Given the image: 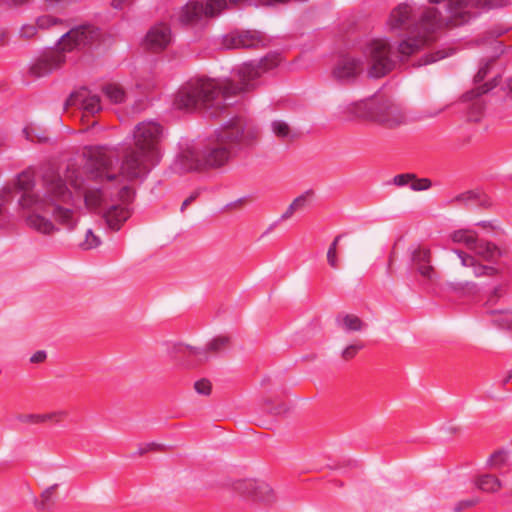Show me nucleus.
Listing matches in <instances>:
<instances>
[{"label": "nucleus", "mask_w": 512, "mask_h": 512, "mask_svg": "<svg viewBox=\"0 0 512 512\" xmlns=\"http://www.w3.org/2000/svg\"><path fill=\"white\" fill-rule=\"evenodd\" d=\"M84 170L87 176L95 181H118L120 177L128 180L137 179L148 173L159 160L144 155L136 148H127L123 154L119 170L115 169L117 152L107 146H87L84 148Z\"/></svg>", "instance_id": "1"}, {"label": "nucleus", "mask_w": 512, "mask_h": 512, "mask_svg": "<svg viewBox=\"0 0 512 512\" xmlns=\"http://www.w3.org/2000/svg\"><path fill=\"white\" fill-rule=\"evenodd\" d=\"M471 252L473 254L460 249L454 250L459 258V264L452 269L454 280L450 287L454 292L465 296L477 295L480 292V286L475 279L500 274L497 267L484 264L482 261L492 262L503 254L496 244L480 238Z\"/></svg>", "instance_id": "2"}, {"label": "nucleus", "mask_w": 512, "mask_h": 512, "mask_svg": "<svg viewBox=\"0 0 512 512\" xmlns=\"http://www.w3.org/2000/svg\"><path fill=\"white\" fill-rule=\"evenodd\" d=\"M474 6V0H450L444 13L438 8H426L416 24L417 32L422 34L402 41L398 47V56L403 59L414 54L431 41V35L439 30L467 23L472 18Z\"/></svg>", "instance_id": "3"}, {"label": "nucleus", "mask_w": 512, "mask_h": 512, "mask_svg": "<svg viewBox=\"0 0 512 512\" xmlns=\"http://www.w3.org/2000/svg\"><path fill=\"white\" fill-rule=\"evenodd\" d=\"M71 198L72 193L67 188L65 181L58 174L51 172L43 176V192L41 194L28 193L22 196L20 204L23 208L35 207L36 209L51 206L54 220L64 228L73 230L78 222L74 211L60 205L68 203Z\"/></svg>", "instance_id": "4"}, {"label": "nucleus", "mask_w": 512, "mask_h": 512, "mask_svg": "<svg viewBox=\"0 0 512 512\" xmlns=\"http://www.w3.org/2000/svg\"><path fill=\"white\" fill-rule=\"evenodd\" d=\"M221 85L215 79H194L183 85L174 99V106L181 110L205 109L210 116H217L225 108Z\"/></svg>", "instance_id": "5"}, {"label": "nucleus", "mask_w": 512, "mask_h": 512, "mask_svg": "<svg viewBox=\"0 0 512 512\" xmlns=\"http://www.w3.org/2000/svg\"><path fill=\"white\" fill-rule=\"evenodd\" d=\"M347 112L356 118L372 121L390 130L407 123L404 110L386 98H370L354 102L347 107Z\"/></svg>", "instance_id": "6"}, {"label": "nucleus", "mask_w": 512, "mask_h": 512, "mask_svg": "<svg viewBox=\"0 0 512 512\" xmlns=\"http://www.w3.org/2000/svg\"><path fill=\"white\" fill-rule=\"evenodd\" d=\"M219 131L234 150L236 147H250L260 137L259 127L252 120L242 117L230 120Z\"/></svg>", "instance_id": "7"}, {"label": "nucleus", "mask_w": 512, "mask_h": 512, "mask_svg": "<svg viewBox=\"0 0 512 512\" xmlns=\"http://www.w3.org/2000/svg\"><path fill=\"white\" fill-rule=\"evenodd\" d=\"M226 0L189 1L176 14L183 25H196L217 16L227 7Z\"/></svg>", "instance_id": "8"}, {"label": "nucleus", "mask_w": 512, "mask_h": 512, "mask_svg": "<svg viewBox=\"0 0 512 512\" xmlns=\"http://www.w3.org/2000/svg\"><path fill=\"white\" fill-rule=\"evenodd\" d=\"M277 64V58H274L271 64H268V59H265L258 64H243L238 69V77L240 81L239 85L234 84L230 80L219 81V84L221 85L222 96L224 99H226L230 96H234L240 92H244L253 88V81L260 77L264 71L276 66Z\"/></svg>", "instance_id": "9"}, {"label": "nucleus", "mask_w": 512, "mask_h": 512, "mask_svg": "<svg viewBox=\"0 0 512 512\" xmlns=\"http://www.w3.org/2000/svg\"><path fill=\"white\" fill-rule=\"evenodd\" d=\"M368 75L381 78L391 72L396 65L390 44L383 39L372 41L367 49Z\"/></svg>", "instance_id": "10"}, {"label": "nucleus", "mask_w": 512, "mask_h": 512, "mask_svg": "<svg viewBox=\"0 0 512 512\" xmlns=\"http://www.w3.org/2000/svg\"><path fill=\"white\" fill-rule=\"evenodd\" d=\"M201 150L204 166L209 169H217L227 165L235 155V150L219 130L208 139Z\"/></svg>", "instance_id": "11"}, {"label": "nucleus", "mask_w": 512, "mask_h": 512, "mask_svg": "<svg viewBox=\"0 0 512 512\" xmlns=\"http://www.w3.org/2000/svg\"><path fill=\"white\" fill-rule=\"evenodd\" d=\"M162 136V127L153 121H143L136 125L133 131L134 148L142 151L144 155L160 159L159 143Z\"/></svg>", "instance_id": "12"}, {"label": "nucleus", "mask_w": 512, "mask_h": 512, "mask_svg": "<svg viewBox=\"0 0 512 512\" xmlns=\"http://www.w3.org/2000/svg\"><path fill=\"white\" fill-rule=\"evenodd\" d=\"M100 38L99 30L92 25H81L64 34L57 47L64 54L74 50H83L97 42Z\"/></svg>", "instance_id": "13"}, {"label": "nucleus", "mask_w": 512, "mask_h": 512, "mask_svg": "<svg viewBox=\"0 0 512 512\" xmlns=\"http://www.w3.org/2000/svg\"><path fill=\"white\" fill-rule=\"evenodd\" d=\"M234 489L249 501L265 506H271L277 501L273 488L266 482L256 479H246L235 483Z\"/></svg>", "instance_id": "14"}, {"label": "nucleus", "mask_w": 512, "mask_h": 512, "mask_svg": "<svg viewBox=\"0 0 512 512\" xmlns=\"http://www.w3.org/2000/svg\"><path fill=\"white\" fill-rule=\"evenodd\" d=\"M230 342L229 336L219 335L211 339L205 347L185 345L180 351L189 357H193L197 364H205L211 357L226 350L230 346Z\"/></svg>", "instance_id": "15"}, {"label": "nucleus", "mask_w": 512, "mask_h": 512, "mask_svg": "<svg viewBox=\"0 0 512 512\" xmlns=\"http://www.w3.org/2000/svg\"><path fill=\"white\" fill-rule=\"evenodd\" d=\"M117 195L122 204L111 206L104 214L106 223L112 230H119L122 224L130 217V211L125 205L132 201L134 191L131 187L123 185Z\"/></svg>", "instance_id": "16"}, {"label": "nucleus", "mask_w": 512, "mask_h": 512, "mask_svg": "<svg viewBox=\"0 0 512 512\" xmlns=\"http://www.w3.org/2000/svg\"><path fill=\"white\" fill-rule=\"evenodd\" d=\"M268 38L259 31L231 32L222 38L225 49L259 48L268 43Z\"/></svg>", "instance_id": "17"}, {"label": "nucleus", "mask_w": 512, "mask_h": 512, "mask_svg": "<svg viewBox=\"0 0 512 512\" xmlns=\"http://www.w3.org/2000/svg\"><path fill=\"white\" fill-rule=\"evenodd\" d=\"M363 70L364 65L360 58L343 56L335 63L332 76L336 81L347 84L354 82Z\"/></svg>", "instance_id": "18"}, {"label": "nucleus", "mask_w": 512, "mask_h": 512, "mask_svg": "<svg viewBox=\"0 0 512 512\" xmlns=\"http://www.w3.org/2000/svg\"><path fill=\"white\" fill-rule=\"evenodd\" d=\"M411 266L425 280L434 281L437 272L432 265V252L430 248L417 245L411 249Z\"/></svg>", "instance_id": "19"}, {"label": "nucleus", "mask_w": 512, "mask_h": 512, "mask_svg": "<svg viewBox=\"0 0 512 512\" xmlns=\"http://www.w3.org/2000/svg\"><path fill=\"white\" fill-rule=\"evenodd\" d=\"M65 62V55L57 47L38 57L30 67V73L36 77H42L53 70L58 69Z\"/></svg>", "instance_id": "20"}, {"label": "nucleus", "mask_w": 512, "mask_h": 512, "mask_svg": "<svg viewBox=\"0 0 512 512\" xmlns=\"http://www.w3.org/2000/svg\"><path fill=\"white\" fill-rule=\"evenodd\" d=\"M66 106H77L83 110L85 115H95L101 110L99 96L92 94L86 88L72 93L66 101Z\"/></svg>", "instance_id": "21"}, {"label": "nucleus", "mask_w": 512, "mask_h": 512, "mask_svg": "<svg viewBox=\"0 0 512 512\" xmlns=\"http://www.w3.org/2000/svg\"><path fill=\"white\" fill-rule=\"evenodd\" d=\"M171 41L170 28L165 24L153 26L147 33L146 47L154 52L165 49Z\"/></svg>", "instance_id": "22"}, {"label": "nucleus", "mask_w": 512, "mask_h": 512, "mask_svg": "<svg viewBox=\"0 0 512 512\" xmlns=\"http://www.w3.org/2000/svg\"><path fill=\"white\" fill-rule=\"evenodd\" d=\"M112 193L107 185L99 187H89L84 191V203L87 209L96 211L108 203Z\"/></svg>", "instance_id": "23"}, {"label": "nucleus", "mask_w": 512, "mask_h": 512, "mask_svg": "<svg viewBox=\"0 0 512 512\" xmlns=\"http://www.w3.org/2000/svg\"><path fill=\"white\" fill-rule=\"evenodd\" d=\"M417 22L413 20L412 8L408 4H400L394 8L390 14L388 25L391 29H407L414 26Z\"/></svg>", "instance_id": "24"}, {"label": "nucleus", "mask_w": 512, "mask_h": 512, "mask_svg": "<svg viewBox=\"0 0 512 512\" xmlns=\"http://www.w3.org/2000/svg\"><path fill=\"white\" fill-rule=\"evenodd\" d=\"M34 212L30 213L26 217V224L34 229L35 231L44 234V235H51L58 231V228L54 225V223L48 219L47 217L41 215L38 210L35 207Z\"/></svg>", "instance_id": "25"}, {"label": "nucleus", "mask_w": 512, "mask_h": 512, "mask_svg": "<svg viewBox=\"0 0 512 512\" xmlns=\"http://www.w3.org/2000/svg\"><path fill=\"white\" fill-rule=\"evenodd\" d=\"M178 162L183 171L205 168L202 161V150L197 151L194 148L184 149L178 157Z\"/></svg>", "instance_id": "26"}, {"label": "nucleus", "mask_w": 512, "mask_h": 512, "mask_svg": "<svg viewBox=\"0 0 512 512\" xmlns=\"http://www.w3.org/2000/svg\"><path fill=\"white\" fill-rule=\"evenodd\" d=\"M450 240L455 244H463L469 251H472L479 239L478 233L471 229H458L449 235Z\"/></svg>", "instance_id": "27"}, {"label": "nucleus", "mask_w": 512, "mask_h": 512, "mask_svg": "<svg viewBox=\"0 0 512 512\" xmlns=\"http://www.w3.org/2000/svg\"><path fill=\"white\" fill-rule=\"evenodd\" d=\"M475 486L486 493H497L502 488L501 480L492 474L479 475L474 479Z\"/></svg>", "instance_id": "28"}, {"label": "nucleus", "mask_w": 512, "mask_h": 512, "mask_svg": "<svg viewBox=\"0 0 512 512\" xmlns=\"http://www.w3.org/2000/svg\"><path fill=\"white\" fill-rule=\"evenodd\" d=\"M312 196V191H306L296 197L281 215V219L284 221L289 220L295 213L303 211L309 205Z\"/></svg>", "instance_id": "29"}, {"label": "nucleus", "mask_w": 512, "mask_h": 512, "mask_svg": "<svg viewBox=\"0 0 512 512\" xmlns=\"http://www.w3.org/2000/svg\"><path fill=\"white\" fill-rule=\"evenodd\" d=\"M339 326L347 332H359L366 326L364 321L355 314H345L338 319Z\"/></svg>", "instance_id": "30"}, {"label": "nucleus", "mask_w": 512, "mask_h": 512, "mask_svg": "<svg viewBox=\"0 0 512 512\" xmlns=\"http://www.w3.org/2000/svg\"><path fill=\"white\" fill-rule=\"evenodd\" d=\"M16 186L20 190L24 191L23 196L28 193L34 194L33 192H31V189L34 186L33 173L30 171H24V172L20 173L17 178ZM42 192H43V187L41 188V190L37 191L35 194H38V193L41 194Z\"/></svg>", "instance_id": "31"}, {"label": "nucleus", "mask_w": 512, "mask_h": 512, "mask_svg": "<svg viewBox=\"0 0 512 512\" xmlns=\"http://www.w3.org/2000/svg\"><path fill=\"white\" fill-rule=\"evenodd\" d=\"M271 130L274 135L282 140L292 139V129L290 125L284 120H274L271 122Z\"/></svg>", "instance_id": "32"}, {"label": "nucleus", "mask_w": 512, "mask_h": 512, "mask_svg": "<svg viewBox=\"0 0 512 512\" xmlns=\"http://www.w3.org/2000/svg\"><path fill=\"white\" fill-rule=\"evenodd\" d=\"M106 97L113 103H122L125 100V92L118 84H107L103 88Z\"/></svg>", "instance_id": "33"}, {"label": "nucleus", "mask_w": 512, "mask_h": 512, "mask_svg": "<svg viewBox=\"0 0 512 512\" xmlns=\"http://www.w3.org/2000/svg\"><path fill=\"white\" fill-rule=\"evenodd\" d=\"M341 237V235L336 236L327 251V262L333 269L339 268L338 244Z\"/></svg>", "instance_id": "34"}, {"label": "nucleus", "mask_w": 512, "mask_h": 512, "mask_svg": "<svg viewBox=\"0 0 512 512\" xmlns=\"http://www.w3.org/2000/svg\"><path fill=\"white\" fill-rule=\"evenodd\" d=\"M478 199V194L475 191H465L463 193H460L450 199L449 205H463L467 206L468 204L475 202Z\"/></svg>", "instance_id": "35"}, {"label": "nucleus", "mask_w": 512, "mask_h": 512, "mask_svg": "<svg viewBox=\"0 0 512 512\" xmlns=\"http://www.w3.org/2000/svg\"><path fill=\"white\" fill-rule=\"evenodd\" d=\"M100 238L93 233L91 229L86 231L84 241L80 242V247L84 250L96 248L100 245Z\"/></svg>", "instance_id": "36"}, {"label": "nucleus", "mask_w": 512, "mask_h": 512, "mask_svg": "<svg viewBox=\"0 0 512 512\" xmlns=\"http://www.w3.org/2000/svg\"><path fill=\"white\" fill-rule=\"evenodd\" d=\"M69 413L66 410H57L43 414L44 423H55L58 424L64 421L68 417Z\"/></svg>", "instance_id": "37"}, {"label": "nucleus", "mask_w": 512, "mask_h": 512, "mask_svg": "<svg viewBox=\"0 0 512 512\" xmlns=\"http://www.w3.org/2000/svg\"><path fill=\"white\" fill-rule=\"evenodd\" d=\"M164 451H165V446L163 444L151 442V443H146V444L139 446L137 454L139 456H142L149 452H164Z\"/></svg>", "instance_id": "38"}, {"label": "nucleus", "mask_w": 512, "mask_h": 512, "mask_svg": "<svg viewBox=\"0 0 512 512\" xmlns=\"http://www.w3.org/2000/svg\"><path fill=\"white\" fill-rule=\"evenodd\" d=\"M507 460V452L497 451L493 453L489 459V463L493 468H500Z\"/></svg>", "instance_id": "39"}, {"label": "nucleus", "mask_w": 512, "mask_h": 512, "mask_svg": "<svg viewBox=\"0 0 512 512\" xmlns=\"http://www.w3.org/2000/svg\"><path fill=\"white\" fill-rule=\"evenodd\" d=\"M194 389L197 393L208 396L211 393L212 385L208 379L203 378L195 382Z\"/></svg>", "instance_id": "40"}, {"label": "nucleus", "mask_w": 512, "mask_h": 512, "mask_svg": "<svg viewBox=\"0 0 512 512\" xmlns=\"http://www.w3.org/2000/svg\"><path fill=\"white\" fill-rule=\"evenodd\" d=\"M480 502V498L473 497L467 500H461L454 506L455 512H462L466 509L472 508L476 506Z\"/></svg>", "instance_id": "41"}, {"label": "nucleus", "mask_w": 512, "mask_h": 512, "mask_svg": "<svg viewBox=\"0 0 512 512\" xmlns=\"http://www.w3.org/2000/svg\"><path fill=\"white\" fill-rule=\"evenodd\" d=\"M19 421L25 424H44L43 414H23Z\"/></svg>", "instance_id": "42"}, {"label": "nucleus", "mask_w": 512, "mask_h": 512, "mask_svg": "<svg viewBox=\"0 0 512 512\" xmlns=\"http://www.w3.org/2000/svg\"><path fill=\"white\" fill-rule=\"evenodd\" d=\"M483 111V106L479 102H474L471 105L470 111L468 113V120L472 122H478L481 118Z\"/></svg>", "instance_id": "43"}, {"label": "nucleus", "mask_w": 512, "mask_h": 512, "mask_svg": "<svg viewBox=\"0 0 512 512\" xmlns=\"http://www.w3.org/2000/svg\"><path fill=\"white\" fill-rule=\"evenodd\" d=\"M432 183L428 178L418 179L416 176L411 182V189L414 191H423L431 187Z\"/></svg>", "instance_id": "44"}, {"label": "nucleus", "mask_w": 512, "mask_h": 512, "mask_svg": "<svg viewBox=\"0 0 512 512\" xmlns=\"http://www.w3.org/2000/svg\"><path fill=\"white\" fill-rule=\"evenodd\" d=\"M58 23V19L51 15H43L39 17L36 21V25L40 29H47L53 25H56Z\"/></svg>", "instance_id": "45"}, {"label": "nucleus", "mask_w": 512, "mask_h": 512, "mask_svg": "<svg viewBox=\"0 0 512 512\" xmlns=\"http://www.w3.org/2000/svg\"><path fill=\"white\" fill-rule=\"evenodd\" d=\"M362 345L353 344L343 349L341 356L345 361L353 359L358 351L362 348Z\"/></svg>", "instance_id": "46"}, {"label": "nucleus", "mask_w": 512, "mask_h": 512, "mask_svg": "<svg viewBox=\"0 0 512 512\" xmlns=\"http://www.w3.org/2000/svg\"><path fill=\"white\" fill-rule=\"evenodd\" d=\"M37 25L25 24L20 29V36L25 39H31L37 34Z\"/></svg>", "instance_id": "47"}, {"label": "nucleus", "mask_w": 512, "mask_h": 512, "mask_svg": "<svg viewBox=\"0 0 512 512\" xmlns=\"http://www.w3.org/2000/svg\"><path fill=\"white\" fill-rule=\"evenodd\" d=\"M414 178L415 174L412 173L399 174L393 178V183L397 186H405L408 184L411 185V182Z\"/></svg>", "instance_id": "48"}, {"label": "nucleus", "mask_w": 512, "mask_h": 512, "mask_svg": "<svg viewBox=\"0 0 512 512\" xmlns=\"http://www.w3.org/2000/svg\"><path fill=\"white\" fill-rule=\"evenodd\" d=\"M66 178L73 187H75V188L81 187L82 179L78 176V172L75 169H68Z\"/></svg>", "instance_id": "49"}, {"label": "nucleus", "mask_w": 512, "mask_h": 512, "mask_svg": "<svg viewBox=\"0 0 512 512\" xmlns=\"http://www.w3.org/2000/svg\"><path fill=\"white\" fill-rule=\"evenodd\" d=\"M24 133L26 135V138L28 140L32 141V142H34V141H38V142H46V141H48V137L47 136H44V135H41V134H36L34 128H26V129H24Z\"/></svg>", "instance_id": "50"}, {"label": "nucleus", "mask_w": 512, "mask_h": 512, "mask_svg": "<svg viewBox=\"0 0 512 512\" xmlns=\"http://www.w3.org/2000/svg\"><path fill=\"white\" fill-rule=\"evenodd\" d=\"M503 328L512 330V311L505 313L502 317L495 320Z\"/></svg>", "instance_id": "51"}, {"label": "nucleus", "mask_w": 512, "mask_h": 512, "mask_svg": "<svg viewBox=\"0 0 512 512\" xmlns=\"http://www.w3.org/2000/svg\"><path fill=\"white\" fill-rule=\"evenodd\" d=\"M506 292V286L504 284H499L492 290L489 296V302L496 301L500 297H502Z\"/></svg>", "instance_id": "52"}, {"label": "nucleus", "mask_w": 512, "mask_h": 512, "mask_svg": "<svg viewBox=\"0 0 512 512\" xmlns=\"http://www.w3.org/2000/svg\"><path fill=\"white\" fill-rule=\"evenodd\" d=\"M55 492V486L49 487L46 490H44L41 494L42 498V506L44 507L45 504L50 501L54 495Z\"/></svg>", "instance_id": "53"}, {"label": "nucleus", "mask_w": 512, "mask_h": 512, "mask_svg": "<svg viewBox=\"0 0 512 512\" xmlns=\"http://www.w3.org/2000/svg\"><path fill=\"white\" fill-rule=\"evenodd\" d=\"M47 355L45 351H37L30 357V362L33 364H39L45 361Z\"/></svg>", "instance_id": "54"}, {"label": "nucleus", "mask_w": 512, "mask_h": 512, "mask_svg": "<svg viewBox=\"0 0 512 512\" xmlns=\"http://www.w3.org/2000/svg\"><path fill=\"white\" fill-rule=\"evenodd\" d=\"M9 6H22L30 2V0H0Z\"/></svg>", "instance_id": "55"}, {"label": "nucleus", "mask_w": 512, "mask_h": 512, "mask_svg": "<svg viewBox=\"0 0 512 512\" xmlns=\"http://www.w3.org/2000/svg\"><path fill=\"white\" fill-rule=\"evenodd\" d=\"M131 0H112L111 5L115 9H122L125 4L130 3Z\"/></svg>", "instance_id": "56"}, {"label": "nucleus", "mask_w": 512, "mask_h": 512, "mask_svg": "<svg viewBox=\"0 0 512 512\" xmlns=\"http://www.w3.org/2000/svg\"><path fill=\"white\" fill-rule=\"evenodd\" d=\"M486 73H487V67H483L481 69H479L478 73L476 74V80L477 81H482L485 76H486Z\"/></svg>", "instance_id": "57"}, {"label": "nucleus", "mask_w": 512, "mask_h": 512, "mask_svg": "<svg viewBox=\"0 0 512 512\" xmlns=\"http://www.w3.org/2000/svg\"><path fill=\"white\" fill-rule=\"evenodd\" d=\"M194 199H195V196H193V195L186 198L181 205V211L183 212L188 207V205H190L194 201Z\"/></svg>", "instance_id": "58"}, {"label": "nucleus", "mask_w": 512, "mask_h": 512, "mask_svg": "<svg viewBox=\"0 0 512 512\" xmlns=\"http://www.w3.org/2000/svg\"><path fill=\"white\" fill-rule=\"evenodd\" d=\"M490 89H491V86L488 87L487 84H485L484 86L477 88L476 96L487 93Z\"/></svg>", "instance_id": "59"}, {"label": "nucleus", "mask_w": 512, "mask_h": 512, "mask_svg": "<svg viewBox=\"0 0 512 512\" xmlns=\"http://www.w3.org/2000/svg\"><path fill=\"white\" fill-rule=\"evenodd\" d=\"M441 58H444V55H439V53H437V57L434 56V55H431L429 58H427L425 60L424 64H427V63H430V62H435L436 60L441 59Z\"/></svg>", "instance_id": "60"}, {"label": "nucleus", "mask_w": 512, "mask_h": 512, "mask_svg": "<svg viewBox=\"0 0 512 512\" xmlns=\"http://www.w3.org/2000/svg\"><path fill=\"white\" fill-rule=\"evenodd\" d=\"M430 2L435 3V4L444 3V9H447V7L450 4V0H430Z\"/></svg>", "instance_id": "61"}, {"label": "nucleus", "mask_w": 512, "mask_h": 512, "mask_svg": "<svg viewBox=\"0 0 512 512\" xmlns=\"http://www.w3.org/2000/svg\"><path fill=\"white\" fill-rule=\"evenodd\" d=\"M484 229H494L495 227L490 222H481L479 223Z\"/></svg>", "instance_id": "62"}, {"label": "nucleus", "mask_w": 512, "mask_h": 512, "mask_svg": "<svg viewBox=\"0 0 512 512\" xmlns=\"http://www.w3.org/2000/svg\"><path fill=\"white\" fill-rule=\"evenodd\" d=\"M507 86H508L509 92L512 94V77L509 78V80L507 82Z\"/></svg>", "instance_id": "63"}, {"label": "nucleus", "mask_w": 512, "mask_h": 512, "mask_svg": "<svg viewBox=\"0 0 512 512\" xmlns=\"http://www.w3.org/2000/svg\"><path fill=\"white\" fill-rule=\"evenodd\" d=\"M512 378V375H509L505 380L504 383H507Z\"/></svg>", "instance_id": "64"}]
</instances>
